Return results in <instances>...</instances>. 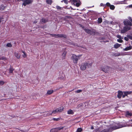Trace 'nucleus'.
I'll return each instance as SVG.
<instances>
[{"label":"nucleus","mask_w":132,"mask_h":132,"mask_svg":"<svg viewBox=\"0 0 132 132\" xmlns=\"http://www.w3.org/2000/svg\"><path fill=\"white\" fill-rule=\"evenodd\" d=\"M125 3V2H120L119 4H123Z\"/></svg>","instance_id":"40"},{"label":"nucleus","mask_w":132,"mask_h":132,"mask_svg":"<svg viewBox=\"0 0 132 132\" xmlns=\"http://www.w3.org/2000/svg\"><path fill=\"white\" fill-rule=\"evenodd\" d=\"M63 128V127H60L59 128H57L55 129L57 131L58 130H60L62 129Z\"/></svg>","instance_id":"24"},{"label":"nucleus","mask_w":132,"mask_h":132,"mask_svg":"<svg viewBox=\"0 0 132 132\" xmlns=\"http://www.w3.org/2000/svg\"><path fill=\"white\" fill-rule=\"evenodd\" d=\"M53 36H54L56 38L57 37H65V36L62 34H54L53 35Z\"/></svg>","instance_id":"8"},{"label":"nucleus","mask_w":132,"mask_h":132,"mask_svg":"<svg viewBox=\"0 0 132 132\" xmlns=\"http://www.w3.org/2000/svg\"><path fill=\"white\" fill-rule=\"evenodd\" d=\"M57 111V109H56L55 110H54L52 111V112L51 113V114H52V113L55 114V113H58V111Z\"/></svg>","instance_id":"21"},{"label":"nucleus","mask_w":132,"mask_h":132,"mask_svg":"<svg viewBox=\"0 0 132 132\" xmlns=\"http://www.w3.org/2000/svg\"><path fill=\"white\" fill-rule=\"evenodd\" d=\"M101 6H103V4H102V3H101Z\"/></svg>","instance_id":"47"},{"label":"nucleus","mask_w":132,"mask_h":132,"mask_svg":"<svg viewBox=\"0 0 132 132\" xmlns=\"http://www.w3.org/2000/svg\"><path fill=\"white\" fill-rule=\"evenodd\" d=\"M84 30L87 33H88V34H92V32L91 30H90L89 29H84Z\"/></svg>","instance_id":"20"},{"label":"nucleus","mask_w":132,"mask_h":132,"mask_svg":"<svg viewBox=\"0 0 132 132\" xmlns=\"http://www.w3.org/2000/svg\"><path fill=\"white\" fill-rule=\"evenodd\" d=\"M117 38H118L119 39V38H121V36H120V35H118L117 36Z\"/></svg>","instance_id":"38"},{"label":"nucleus","mask_w":132,"mask_h":132,"mask_svg":"<svg viewBox=\"0 0 132 132\" xmlns=\"http://www.w3.org/2000/svg\"><path fill=\"white\" fill-rule=\"evenodd\" d=\"M81 106V104H79L78 105V107H79Z\"/></svg>","instance_id":"45"},{"label":"nucleus","mask_w":132,"mask_h":132,"mask_svg":"<svg viewBox=\"0 0 132 132\" xmlns=\"http://www.w3.org/2000/svg\"><path fill=\"white\" fill-rule=\"evenodd\" d=\"M120 54H119L118 55V56H120Z\"/></svg>","instance_id":"51"},{"label":"nucleus","mask_w":132,"mask_h":132,"mask_svg":"<svg viewBox=\"0 0 132 132\" xmlns=\"http://www.w3.org/2000/svg\"><path fill=\"white\" fill-rule=\"evenodd\" d=\"M82 130V129L81 128H78L77 129L76 132H81Z\"/></svg>","instance_id":"22"},{"label":"nucleus","mask_w":132,"mask_h":132,"mask_svg":"<svg viewBox=\"0 0 132 132\" xmlns=\"http://www.w3.org/2000/svg\"><path fill=\"white\" fill-rule=\"evenodd\" d=\"M87 67L86 64L85 63H84L82 64L80 66V68L81 70H84L86 69Z\"/></svg>","instance_id":"7"},{"label":"nucleus","mask_w":132,"mask_h":132,"mask_svg":"<svg viewBox=\"0 0 132 132\" xmlns=\"http://www.w3.org/2000/svg\"><path fill=\"white\" fill-rule=\"evenodd\" d=\"M37 21H34L33 22V23H37Z\"/></svg>","instance_id":"44"},{"label":"nucleus","mask_w":132,"mask_h":132,"mask_svg":"<svg viewBox=\"0 0 132 132\" xmlns=\"http://www.w3.org/2000/svg\"><path fill=\"white\" fill-rule=\"evenodd\" d=\"M91 129H93L94 128V127H93V126H92L91 127Z\"/></svg>","instance_id":"46"},{"label":"nucleus","mask_w":132,"mask_h":132,"mask_svg":"<svg viewBox=\"0 0 132 132\" xmlns=\"http://www.w3.org/2000/svg\"><path fill=\"white\" fill-rule=\"evenodd\" d=\"M123 94V93L122 91H118V94L117 95V97L119 98H120L122 95Z\"/></svg>","instance_id":"13"},{"label":"nucleus","mask_w":132,"mask_h":132,"mask_svg":"<svg viewBox=\"0 0 132 132\" xmlns=\"http://www.w3.org/2000/svg\"><path fill=\"white\" fill-rule=\"evenodd\" d=\"M58 113L60 112L63 111L64 108L63 106H61L60 107L57 109Z\"/></svg>","instance_id":"10"},{"label":"nucleus","mask_w":132,"mask_h":132,"mask_svg":"<svg viewBox=\"0 0 132 132\" xmlns=\"http://www.w3.org/2000/svg\"><path fill=\"white\" fill-rule=\"evenodd\" d=\"M6 46L8 47H11L12 46V45L10 43H7L6 44Z\"/></svg>","instance_id":"29"},{"label":"nucleus","mask_w":132,"mask_h":132,"mask_svg":"<svg viewBox=\"0 0 132 132\" xmlns=\"http://www.w3.org/2000/svg\"><path fill=\"white\" fill-rule=\"evenodd\" d=\"M57 119H55V120H57Z\"/></svg>","instance_id":"50"},{"label":"nucleus","mask_w":132,"mask_h":132,"mask_svg":"<svg viewBox=\"0 0 132 132\" xmlns=\"http://www.w3.org/2000/svg\"><path fill=\"white\" fill-rule=\"evenodd\" d=\"M23 54L22 55V56L24 58H25L27 57V55L25 52L24 51L22 52Z\"/></svg>","instance_id":"25"},{"label":"nucleus","mask_w":132,"mask_h":132,"mask_svg":"<svg viewBox=\"0 0 132 132\" xmlns=\"http://www.w3.org/2000/svg\"><path fill=\"white\" fill-rule=\"evenodd\" d=\"M14 56L18 59H19L21 56V54L18 52H15L14 53Z\"/></svg>","instance_id":"12"},{"label":"nucleus","mask_w":132,"mask_h":132,"mask_svg":"<svg viewBox=\"0 0 132 132\" xmlns=\"http://www.w3.org/2000/svg\"><path fill=\"white\" fill-rule=\"evenodd\" d=\"M132 48V46L130 45L129 46L126 47L123 49V51H128L131 50Z\"/></svg>","instance_id":"11"},{"label":"nucleus","mask_w":132,"mask_h":132,"mask_svg":"<svg viewBox=\"0 0 132 132\" xmlns=\"http://www.w3.org/2000/svg\"><path fill=\"white\" fill-rule=\"evenodd\" d=\"M70 7L71 8V9H73L71 7Z\"/></svg>","instance_id":"52"},{"label":"nucleus","mask_w":132,"mask_h":132,"mask_svg":"<svg viewBox=\"0 0 132 132\" xmlns=\"http://www.w3.org/2000/svg\"><path fill=\"white\" fill-rule=\"evenodd\" d=\"M54 92V91L53 90H48L46 93L47 94L50 95L52 94Z\"/></svg>","instance_id":"14"},{"label":"nucleus","mask_w":132,"mask_h":132,"mask_svg":"<svg viewBox=\"0 0 132 132\" xmlns=\"http://www.w3.org/2000/svg\"><path fill=\"white\" fill-rule=\"evenodd\" d=\"M56 7L57 8V9H60V8H61L60 7H59V6H56Z\"/></svg>","instance_id":"41"},{"label":"nucleus","mask_w":132,"mask_h":132,"mask_svg":"<svg viewBox=\"0 0 132 132\" xmlns=\"http://www.w3.org/2000/svg\"><path fill=\"white\" fill-rule=\"evenodd\" d=\"M41 21L42 22H46L45 20V19H42L41 20Z\"/></svg>","instance_id":"36"},{"label":"nucleus","mask_w":132,"mask_h":132,"mask_svg":"<svg viewBox=\"0 0 132 132\" xmlns=\"http://www.w3.org/2000/svg\"><path fill=\"white\" fill-rule=\"evenodd\" d=\"M49 114L48 112H46L44 114V115L45 117L49 116Z\"/></svg>","instance_id":"27"},{"label":"nucleus","mask_w":132,"mask_h":132,"mask_svg":"<svg viewBox=\"0 0 132 132\" xmlns=\"http://www.w3.org/2000/svg\"><path fill=\"white\" fill-rule=\"evenodd\" d=\"M122 95V97L124 98V97H125V96H126V95H125L124 94H123Z\"/></svg>","instance_id":"43"},{"label":"nucleus","mask_w":132,"mask_h":132,"mask_svg":"<svg viewBox=\"0 0 132 132\" xmlns=\"http://www.w3.org/2000/svg\"><path fill=\"white\" fill-rule=\"evenodd\" d=\"M13 70L14 69L13 68H10L9 69V73H12Z\"/></svg>","instance_id":"23"},{"label":"nucleus","mask_w":132,"mask_h":132,"mask_svg":"<svg viewBox=\"0 0 132 132\" xmlns=\"http://www.w3.org/2000/svg\"><path fill=\"white\" fill-rule=\"evenodd\" d=\"M129 19L130 21L132 22V18L130 17L129 18Z\"/></svg>","instance_id":"42"},{"label":"nucleus","mask_w":132,"mask_h":132,"mask_svg":"<svg viewBox=\"0 0 132 132\" xmlns=\"http://www.w3.org/2000/svg\"><path fill=\"white\" fill-rule=\"evenodd\" d=\"M110 9H111L112 10H114L115 8L114 6L113 5H110Z\"/></svg>","instance_id":"26"},{"label":"nucleus","mask_w":132,"mask_h":132,"mask_svg":"<svg viewBox=\"0 0 132 132\" xmlns=\"http://www.w3.org/2000/svg\"><path fill=\"white\" fill-rule=\"evenodd\" d=\"M81 92H82V90H78L76 91V93H78Z\"/></svg>","instance_id":"32"},{"label":"nucleus","mask_w":132,"mask_h":132,"mask_svg":"<svg viewBox=\"0 0 132 132\" xmlns=\"http://www.w3.org/2000/svg\"><path fill=\"white\" fill-rule=\"evenodd\" d=\"M15 1L19 2L22 1L23 2L22 5H23L24 6H25L26 5L32 2L31 0H15Z\"/></svg>","instance_id":"5"},{"label":"nucleus","mask_w":132,"mask_h":132,"mask_svg":"<svg viewBox=\"0 0 132 132\" xmlns=\"http://www.w3.org/2000/svg\"><path fill=\"white\" fill-rule=\"evenodd\" d=\"M6 59L5 57H2L1 58V57H0V60H5Z\"/></svg>","instance_id":"34"},{"label":"nucleus","mask_w":132,"mask_h":132,"mask_svg":"<svg viewBox=\"0 0 132 132\" xmlns=\"http://www.w3.org/2000/svg\"><path fill=\"white\" fill-rule=\"evenodd\" d=\"M98 22L99 23H101L102 22V20L101 18H99L98 20Z\"/></svg>","instance_id":"31"},{"label":"nucleus","mask_w":132,"mask_h":132,"mask_svg":"<svg viewBox=\"0 0 132 132\" xmlns=\"http://www.w3.org/2000/svg\"><path fill=\"white\" fill-rule=\"evenodd\" d=\"M121 45V44L118 43H116L114 45V47L115 48H117L119 47Z\"/></svg>","instance_id":"15"},{"label":"nucleus","mask_w":132,"mask_h":132,"mask_svg":"<svg viewBox=\"0 0 132 132\" xmlns=\"http://www.w3.org/2000/svg\"><path fill=\"white\" fill-rule=\"evenodd\" d=\"M124 39L127 41L128 40V38L126 37H124Z\"/></svg>","instance_id":"39"},{"label":"nucleus","mask_w":132,"mask_h":132,"mask_svg":"<svg viewBox=\"0 0 132 132\" xmlns=\"http://www.w3.org/2000/svg\"><path fill=\"white\" fill-rule=\"evenodd\" d=\"M64 2L66 4H67V0H63L62 1V2Z\"/></svg>","instance_id":"35"},{"label":"nucleus","mask_w":132,"mask_h":132,"mask_svg":"<svg viewBox=\"0 0 132 132\" xmlns=\"http://www.w3.org/2000/svg\"><path fill=\"white\" fill-rule=\"evenodd\" d=\"M129 7H132V4L129 5Z\"/></svg>","instance_id":"48"},{"label":"nucleus","mask_w":132,"mask_h":132,"mask_svg":"<svg viewBox=\"0 0 132 132\" xmlns=\"http://www.w3.org/2000/svg\"><path fill=\"white\" fill-rule=\"evenodd\" d=\"M123 23L125 25H126V26L125 27L124 29L121 31V32L122 33H124L127 31L130 30V27L127 26H130L131 25V23L127 20H125L124 21Z\"/></svg>","instance_id":"1"},{"label":"nucleus","mask_w":132,"mask_h":132,"mask_svg":"<svg viewBox=\"0 0 132 132\" xmlns=\"http://www.w3.org/2000/svg\"><path fill=\"white\" fill-rule=\"evenodd\" d=\"M100 69L103 71L105 73H107L110 72L111 68L108 66L106 65L101 67Z\"/></svg>","instance_id":"2"},{"label":"nucleus","mask_w":132,"mask_h":132,"mask_svg":"<svg viewBox=\"0 0 132 132\" xmlns=\"http://www.w3.org/2000/svg\"><path fill=\"white\" fill-rule=\"evenodd\" d=\"M46 2L48 4H51L52 3V1L50 0H46Z\"/></svg>","instance_id":"28"},{"label":"nucleus","mask_w":132,"mask_h":132,"mask_svg":"<svg viewBox=\"0 0 132 132\" xmlns=\"http://www.w3.org/2000/svg\"><path fill=\"white\" fill-rule=\"evenodd\" d=\"M122 127H113L111 128L110 129H113V130H115L116 129H118L119 128H121Z\"/></svg>","instance_id":"19"},{"label":"nucleus","mask_w":132,"mask_h":132,"mask_svg":"<svg viewBox=\"0 0 132 132\" xmlns=\"http://www.w3.org/2000/svg\"><path fill=\"white\" fill-rule=\"evenodd\" d=\"M132 115V113L128 111H127L126 113V116L127 117L131 116Z\"/></svg>","instance_id":"16"},{"label":"nucleus","mask_w":132,"mask_h":132,"mask_svg":"<svg viewBox=\"0 0 132 132\" xmlns=\"http://www.w3.org/2000/svg\"><path fill=\"white\" fill-rule=\"evenodd\" d=\"M67 52L66 51H64L62 54L61 58L62 60L64 59L65 58L66 55L67 54Z\"/></svg>","instance_id":"9"},{"label":"nucleus","mask_w":132,"mask_h":132,"mask_svg":"<svg viewBox=\"0 0 132 132\" xmlns=\"http://www.w3.org/2000/svg\"><path fill=\"white\" fill-rule=\"evenodd\" d=\"M129 38H130L131 39H132V37H130Z\"/></svg>","instance_id":"49"},{"label":"nucleus","mask_w":132,"mask_h":132,"mask_svg":"<svg viewBox=\"0 0 132 132\" xmlns=\"http://www.w3.org/2000/svg\"><path fill=\"white\" fill-rule=\"evenodd\" d=\"M106 5L108 6H110V5H111L110 3H107L106 4Z\"/></svg>","instance_id":"37"},{"label":"nucleus","mask_w":132,"mask_h":132,"mask_svg":"<svg viewBox=\"0 0 132 132\" xmlns=\"http://www.w3.org/2000/svg\"><path fill=\"white\" fill-rule=\"evenodd\" d=\"M67 113L69 114H73L74 113V112L72 110L70 109L68 111Z\"/></svg>","instance_id":"17"},{"label":"nucleus","mask_w":132,"mask_h":132,"mask_svg":"<svg viewBox=\"0 0 132 132\" xmlns=\"http://www.w3.org/2000/svg\"><path fill=\"white\" fill-rule=\"evenodd\" d=\"M87 67H90L92 64V62L91 60L89 61L85 62Z\"/></svg>","instance_id":"6"},{"label":"nucleus","mask_w":132,"mask_h":132,"mask_svg":"<svg viewBox=\"0 0 132 132\" xmlns=\"http://www.w3.org/2000/svg\"><path fill=\"white\" fill-rule=\"evenodd\" d=\"M4 83V82L3 81H0V85H3Z\"/></svg>","instance_id":"33"},{"label":"nucleus","mask_w":132,"mask_h":132,"mask_svg":"<svg viewBox=\"0 0 132 132\" xmlns=\"http://www.w3.org/2000/svg\"><path fill=\"white\" fill-rule=\"evenodd\" d=\"M81 55H79L76 56L75 55H73L71 57L72 60L75 64H77V63L79 57L81 56Z\"/></svg>","instance_id":"3"},{"label":"nucleus","mask_w":132,"mask_h":132,"mask_svg":"<svg viewBox=\"0 0 132 132\" xmlns=\"http://www.w3.org/2000/svg\"><path fill=\"white\" fill-rule=\"evenodd\" d=\"M72 4L77 7H79L81 4L79 0H70Z\"/></svg>","instance_id":"4"},{"label":"nucleus","mask_w":132,"mask_h":132,"mask_svg":"<svg viewBox=\"0 0 132 132\" xmlns=\"http://www.w3.org/2000/svg\"><path fill=\"white\" fill-rule=\"evenodd\" d=\"M132 92L131 91L130 92H123V94H125V95L127 96L128 95L130 94H131Z\"/></svg>","instance_id":"18"},{"label":"nucleus","mask_w":132,"mask_h":132,"mask_svg":"<svg viewBox=\"0 0 132 132\" xmlns=\"http://www.w3.org/2000/svg\"><path fill=\"white\" fill-rule=\"evenodd\" d=\"M117 41L118 42H119V43H122V40L121 39V38H119V39H118L117 40Z\"/></svg>","instance_id":"30"}]
</instances>
